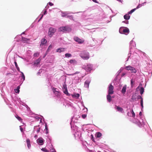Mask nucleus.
<instances>
[{
    "mask_svg": "<svg viewBox=\"0 0 152 152\" xmlns=\"http://www.w3.org/2000/svg\"><path fill=\"white\" fill-rule=\"evenodd\" d=\"M142 111H140L139 114L137 115L136 118H132V119L129 118V120L133 123L136 124L140 128H142L145 125L146 121L144 115H142Z\"/></svg>",
    "mask_w": 152,
    "mask_h": 152,
    "instance_id": "obj_1",
    "label": "nucleus"
},
{
    "mask_svg": "<svg viewBox=\"0 0 152 152\" xmlns=\"http://www.w3.org/2000/svg\"><path fill=\"white\" fill-rule=\"evenodd\" d=\"M82 68L88 73H91L92 71H94L96 69L95 65L90 63L83 65Z\"/></svg>",
    "mask_w": 152,
    "mask_h": 152,
    "instance_id": "obj_2",
    "label": "nucleus"
},
{
    "mask_svg": "<svg viewBox=\"0 0 152 152\" xmlns=\"http://www.w3.org/2000/svg\"><path fill=\"white\" fill-rule=\"evenodd\" d=\"M73 118V117H72L70 124L72 131H73V132L74 133L75 132H76L79 130L78 129V126L80 124L79 123L77 122L75 123L74 122L72 121Z\"/></svg>",
    "mask_w": 152,
    "mask_h": 152,
    "instance_id": "obj_3",
    "label": "nucleus"
},
{
    "mask_svg": "<svg viewBox=\"0 0 152 152\" xmlns=\"http://www.w3.org/2000/svg\"><path fill=\"white\" fill-rule=\"evenodd\" d=\"M11 97L12 99V102L15 105H18L19 104L18 103L20 104H21V103H23V102L20 100V98H19L17 95H15L14 96L11 95Z\"/></svg>",
    "mask_w": 152,
    "mask_h": 152,
    "instance_id": "obj_4",
    "label": "nucleus"
},
{
    "mask_svg": "<svg viewBox=\"0 0 152 152\" xmlns=\"http://www.w3.org/2000/svg\"><path fill=\"white\" fill-rule=\"evenodd\" d=\"M80 56L84 60H87L90 58L89 53L86 50H84L80 54Z\"/></svg>",
    "mask_w": 152,
    "mask_h": 152,
    "instance_id": "obj_5",
    "label": "nucleus"
},
{
    "mask_svg": "<svg viewBox=\"0 0 152 152\" xmlns=\"http://www.w3.org/2000/svg\"><path fill=\"white\" fill-rule=\"evenodd\" d=\"M136 44L135 42L133 41V40L131 41L130 42V45H129V53L128 55L127 58H126V61H127L129 60V58H131V50L132 49V46L133 47H135L136 46Z\"/></svg>",
    "mask_w": 152,
    "mask_h": 152,
    "instance_id": "obj_6",
    "label": "nucleus"
},
{
    "mask_svg": "<svg viewBox=\"0 0 152 152\" xmlns=\"http://www.w3.org/2000/svg\"><path fill=\"white\" fill-rule=\"evenodd\" d=\"M119 32L121 34L127 35L129 33V30L127 27L122 26L120 28Z\"/></svg>",
    "mask_w": 152,
    "mask_h": 152,
    "instance_id": "obj_7",
    "label": "nucleus"
},
{
    "mask_svg": "<svg viewBox=\"0 0 152 152\" xmlns=\"http://www.w3.org/2000/svg\"><path fill=\"white\" fill-rule=\"evenodd\" d=\"M74 135V137L75 139L78 140L82 141V132L80 130H79L76 132H75L73 133Z\"/></svg>",
    "mask_w": 152,
    "mask_h": 152,
    "instance_id": "obj_8",
    "label": "nucleus"
},
{
    "mask_svg": "<svg viewBox=\"0 0 152 152\" xmlns=\"http://www.w3.org/2000/svg\"><path fill=\"white\" fill-rule=\"evenodd\" d=\"M49 7V6L48 5V4H47V5L45 7V8L42 11V12L41 14L40 15L41 17L38 20V22H39L41 20L42 18L44 15H45L47 14V10L48 9Z\"/></svg>",
    "mask_w": 152,
    "mask_h": 152,
    "instance_id": "obj_9",
    "label": "nucleus"
},
{
    "mask_svg": "<svg viewBox=\"0 0 152 152\" xmlns=\"http://www.w3.org/2000/svg\"><path fill=\"white\" fill-rule=\"evenodd\" d=\"M115 77L113 80V83L114 85L118 86L119 84L121 83V77L120 76H115Z\"/></svg>",
    "mask_w": 152,
    "mask_h": 152,
    "instance_id": "obj_10",
    "label": "nucleus"
},
{
    "mask_svg": "<svg viewBox=\"0 0 152 152\" xmlns=\"http://www.w3.org/2000/svg\"><path fill=\"white\" fill-rule=\"evenodd\" d=\"M70 12V11H65V12H64L62 11H61V16L63 18H66L67 17V15L68 14H75V13H78L79 12Z\"/></svg>",
    "mask_w": 152,
    "mask_h": 152,
    "instance_id": "obj_11",
    "label": "nucleus"
},
{
    "mask_svg": "<svg viewBox=\"0 0 152 152\" xmlns=\"http://www.w3.org/2000/svg\"><path fill=\"white\" fill-rule=\"evenodd\" d=\"M56 31V29L53 27H50L48 33V36L51 37Z\"/></svg>",
    "mask_w": 152,
    "mask_h": 152,
    "instance_id": "obj_12",
    "label": "nucleus"
},
{
    "mask_svg": "<svg viewBox=\"0 0 152 152\" xmlns=\"http://www.w3.org/2000/svg\"><path fill=\"white\" fill-rule=\"evenodd\" d=\"M91 80V77H89L84 82V87L85 88H88L89 85Z\"/></svg>",
    "mask_w": 152,
    "mask_h": 152,
    "instance_id": "obj_13",
    "label": "nucleus"
},
{
    "mask_svg": "<svg viewBox=\"0 0 152 152\" xmlns=\"http://www.w3.org/2000/svg\"><path fill=\"white\" fill-rule=\"evenodd\" d=\"M59 29L61 31L63 32L66 31L69 32L71 31L72 30L71 28L67 26L61 27Z\"/></svg>",
    "mask_w": 152,
    "mask_h": 152,
    "instance_id": "obj_14",
    "label": "nucleus"
},
{
    "mask_svg": "<svg viewBox=\"0 0 152 152\" xmlns=\"http://www.w3.org/2000/svg\"><path fill=\"white\" fill-rule=\"evenodd\" d=\"M124 68L127 70H130L132 73H135L137 72V70L135 68L130 65L126 66Z\"/></svg>",
    "mask_w": 152,
    "mask_h": 152,
    "instance_id": "obj_15",
    "label": "nucleus"
},
{
    "mask_svg": "<svg viewBox=\"0 0 152 152\" xmlns=\"http://www.w3.org/2000/svg\"><path fill=\"white\" fill-rule=\"evenodd\" d=\"M21 77V78L19 81V86H20L23 83V81L25 80V76L23 72H21L20 75L19 76V77Z\"/></svg>",
    "mask_w": 152,
    "mask_h": 152,
    "instance_id": "obj_16",
    "label": "nucleus"
},
{
    "mask_svg": "<svg viewBox=\"0 0 152 152\" xmlns=\"http://www.w3.org/2000/svg\"><path fill=\"white\" fill-rule=\"evenodd\" d=\"M62 90L64 93L66 95V96H71V94H69L68 92L67 86L66 84L63 85Z\"/></svg>",
    "mask_w": 152,
    "mask_h": 152,
    "instance_id": "obj_17",
    "label": "nucleus"
},
{
    "mask_svg": "<svg viewBox=\"0 0 152 152\" xmlns=\"http://www.w3.org/2000/svg\"><path fill=\"white\" fill-rule=\"evenodd\" d=\"M45 140L42 137H39L37 140V143L39 145H42L45 142Z\"/></svg>",
    "mask_w": 152,
    "mask_h": 152,
    "instance_id": "obj_18",
    "label": "nucleus"
},
{
    "mask_svg": "<svg viewBox=\"0 0 152 152\" xmlns=\"http://www.w3.org/2000/svg\"><path fill=\"white\" fill-rule=\"evenodd\" d=\"M108 93L113 94L114 93L113 89L114 87L111 84H110L108 88Z\"/></svg>",
    "mask_w": 152,
    "mask_h": 152,
    "instance_id": "obj_19",
    "label": "nucleus"
},
{
    "mask_svg": "<svg viewBox=\"0 0 152 152\" xmlns=\"http://www.w3.org/2000/svg\"><path fill=\"white\" fill-rule=\"evenodd\" d=\"M75 41L77 42L78 44H82L84 42V40H82L77 37H75L74 38Z\"/></svg>",
    "mask_w": 152,
    "mask_h": 152,
    "instance_id": "obj_20",
    "label": "nucleus"
},
{
    "mask_svg": "<svg viewBox=\"0 0 152 152\" xmlns=\"http://www.w3.org/2000/svg\"><path fill=\"white\" fill-rule=\"evenodd\" d=\"M127 115L129 116L132 117L133 118H135L134 117L135 116V114L133 109L130 110V111H128Z\"/></svg>",
    "mask_w": 152,
    "mask_h": 152,
    "instance_id": "obj_21",
    "label": "nucleus"
},
{
    "mask_svg": "<svg viewBox=\"0 0 152 152\" xmlns=\"http://www.w3.org/2000/svg\"><path fill=\"white\" fill-rule=\"evenodd\" d=\"M137 99V95L136 93H133L129 101L131 102H133L136 100Z\"/></svg>",
    "mask_w": 152,
    "mask_h": 152,
    "instance_id": "obj_22",
    "label": "nucleus"
},
{
    "mask_svg": "<svg viewBox=\"0 0 152 152\" xmlns=\"http://www.w3.org/2000/svg\"><path fill=\"white\" fill-rule=\"evenodd\" d=\"M115 109L116 110H117V111L121 113H123L124 112L123 110L124 109H123L120 107L119 106H117L116 105H115V107H114Z\"/></svg>",
    "mask_w": 152,
    "mask_h": 152,
    "instance_id": "obj_23",
    "label": "nucleus"
},
{
    "mask_svg": "<svg viewBox=\"0 0 152 152\" xmlns=\"http://www.w3.org/2000/svg\"><path fill=\"white\" fill-rule=\"evenodd\" d=\"M42 59L39 58L37 59L33 63V65L35 66H37L40 64Z\"/></svg>",
    "mask_w": 152,
    "mask_h": 152,
    "instance_id": "obj_24",
    "label": "nucleus"
},
{
    "mask_svg": "<svg viewBox=\"0 0 152 152\" xmlns=\"http://www.w3.org/2000/svg\"><path fill=\"white\" fill-rule=\"evenodd\" d=\"M127 86L126 85H125L123 87L121 91V93L124 95L125 94L126 92Z\"/></svg>",
    "mask_w": 152,
    "mask_h": 152,
    "instance_id": "obj_25",
    "label": "nucleus"
},
{
    "mask_svg": "<svg viewBox=\"0 0 152 152\" xmlns=\"http://www.w3.org/2000/svg\"><path fill=\"white\" fill-rule=\"evenodd\" d=\"M47 40L45 39L44 38L42 39L41 40V43L40 44V46H43V45H45L47 43Z\"/></svg>",
    "mask_w": 152,
    "mask_h": 152,
    "instance_id": "obj_26",
    "label": "nucleus"
},
{
    "mask_svg": "<svg viewBox=\"0 0 152 152\" xmlns=\"http://www.w3.org/2000/svg\"><path fill=\"white\" fill-rule=\"evenodd\" d=\"M72 98L77 99H78L80 96V94L79 93H74L73 94H71V96Z\"/></svg>",
    "mask_w": 152,
    "mask_h": 152,
    "instance_id": "obj_27",
    "label": "nucleus"
},
{
    "mask_svg": "<svg viewBox=\"0 0 152 152\" xmlns=\"http://www.w3.org/2000/svg\"><path fill=\"white\" fill-rule=\"evenodd\" d=\"M21 39L20 41H21L24 43H27L29 40V39L23 37L22 36H21Z\"/></svg>",
    "mask_w": 152,
    "mask_h": 152,
    "instance_id": "obj_28",
    "label": "nucleus"
},
{
    "mask_svg": "<svg viewBox=\"0 0 152 152\" xmlns=\"http://www.w3.org/2000/svg\"><path fill=\"white\" fill-rule=\"evenodd\" d=\"M111 94L108 93L107 96V101L109 102H110L112 101V96L110 95Z\"/></svg>",
    "mask_w": 152,
    "mask_h": 152,
    "instance_id": "obj_29",
    "label": "nucleus"
},
{
    "mask_svg": "<svg viewBox=\"0 0 152 152\" xmlns=\"http://www.w3.org/2000/svg\"><path fill=\"white\" fill-rule=\"evenodd\" d=\"M124 69V68H123V67H121L120 69L118 71V72H117V73L115 74V76H120L119 75L120 73Z\"/></svg>",
    "mask_w": 152,
    "mask_h": 152,
    "instance_id": "obj_30",
    "label": "nucleus"
},
{
    "mask_svg": "<svg viewBox=\"0 0 152 152\" xmlns=\"http://www.w3.org/2000/svg\"><path fill=\"white\" fill-rule=\"evenodd\" d=\"M47 138L46 139V141L49 144L51 143L52 138L50 136H47Z\"/></svg>",
    "mask_w": 152,
    "mask_h": 152,
    "instance_id": "obj_31",
    "label": "nucleus"
},
{
    "mask_svg": "<svg viewBox=\"0 0 152 152\" xmlns=\"http://www.w3.org/2000/svg\"><path fill=\"white\" fill-rule=\"evenodd\" d=\"M26 141L28 148V149H30L31 147V144L29 139L27 138L26 140Z\"/></svg>",
    "mask_w": 152,
    "mask_h": 152,
    "instance_id": "obj_32",
    "label": "nucleus"
},
{
    "mask_svg": "<svg viewBox=\"0 0 152 152\" xmlns=\"http://www.w3.org/2000/svg\"><path fill=\"white\" fill-rule=\"evenodd\" d=\"M64 48H58L56 50V51L57 52H58L59 53H61L62 52H64Z\"/></svg>",
    "mask_w": 152,
    "mask_h": 152,
    "instance_id": "obj_33",
    "label": "nucleus"
},
{
    "mask_svg": "<svg viewBox=\"0 0 152 152\" xmlns=\"http://www.w3.org/2000/svg\"><path fill=\"white\" fill-rule=\"evenodd\" d=\"M20 86L19 85L16 88L14 89V90L15 92L16 93L19 94L20 92Z\"/></svg>",
    "mask_w": 152,
    "mask_h": 152,
    "instance_id": "obj_34",
    "label": "nucleus"
},
{
    "mask_svg": "<svg viewBox=\"0 0 152 152\" xmlns=\"http://www.w3.org/2000/svg\"><path fill=\"white\" fill-rule=\"evenodd\" d=\"M13 72L7 73L6 75L7 76V77L8 79L11 78L12 77V76L13 75Z\"/></svg>",
    "mask_w": 152,
    "mask_h": 152,
    "instance_id": "obj_35",
    "label": "nucleus"
},
{
    "mask_svg": "<svg viewBox=\"0 0 152 152\" xmlns=\"http://www.w3.org/2000/svg\"><path fill=\"white\" fill-rule=\"evenodd\" d=\"M130 16L127 13L125 14L124 16V19L126 20H128L130 18Z\"/></svg>",
    "mask_w": 152,
    "mask_h": 152,
    "instance_id": "obj_36",
    "label": "nucleus"
},
{
    "mask_svg": "<svg viewBox=\"0 0 152 152\" xmlns=\"http://www.w3.org/2000/svg\"><path fill=\"white\" fill-rule=\"evenodd\" d=\"M140 105L141 107V110L142 111H143V99L140 100Z\"/></svg>",
    "mask_w": 152,
    "mask_h": 152,
    "instance_id": "obj_37",
    "label": "nucleus"
},
{
    "mask_svg": "<svg viewBox=\"0 0 152 152\" xmlns=\"http://www.w3.org/2000/svg\"><path fill=\"white\" fill-rule=\"evenodd\" d=\"M140 91V94L142 95L144 91V89L143 87L140 86V88L139 89Z\"/></svg>",
    "mask_w": 152,
    "mask_h": 152,
    "instance_id": "obj_38",
    "label": "nucleus"
},
{
    "mask_svg": "<svg viewBox=\"0 0 152 152\" xmlns=\"http://www.w3.org/2000/svg\"><path fill=\"white\" fill-rule=\"evenodd\" d=\"M21 37V36L20 35H18L15 38V40L18 42L20 41L21 39L20 38L19 39V38Z\"/></svg>",
    "mask_w": 152,
    "mask_h": 152,
    "instance_id": "obj_39",
    "label": "nucleus"
},
{
    "mask_svg": "<svg viewBox=\"0 0 152 152\" xmlns=\"http://www.w3.org/2000/svg\"><path fill=\"white\" fill-rule=\"evenodd\" d=\"M130 84H131V87L132 88L135 85V81L134 80L132 79H131L130 81Z\"/></svg>",
    "mask_w": 152,
    "mask_h": 152,
    "instance_id": "obj_40",
    "label": "nucleus"
},
{
    "mask_svg": "<svg viewBox=\"0 0 152 152\" xmlns=\"http://www.w3.org/2000/svg\"><path fill=\"white\" fill-rule=\"evenodd\" d=\"M90 137L91 138V140L92 141H93V142H94L95 144H97V145H98V144H97V142H96L95 140H94V136L92 134H91L90 136Z\"/></svg>",
    "mask_w": 152,
    "mask_h": 152,
    "instance_id": "obj_41",
    "label": "nucleus"
},
{
    "mask_svg": "<svg viewBox=\"0 0 152 152\" xmlns=\"http://www.w3.org/2000/svg\"><path fill=\"white\" fill-rule=\"evenodd\" d=\"M102 135V134L100 132H97L96 134V137L97 138H99Z\"/></svg>",
    "mask_w": 152,
    "mask_h": 152,
    "instance_id": "obj_42",
    "label": "nucleus"
},
{
    "mask_svg": "<svg viewBox=\"0 0 152 152\" xmlns=\"http://www.w3.org/2000/svg\"><path fill=\"white\" fill-rule=\"evenodd\" d=\"M66 18H69V19H70L71 20H72L74 21V17L73 15H69V14L67 15V17Z\"/></svg>",
    "mask_w": 152,
    "mask_h": 152,
    "instance_id": "obj_43",
    "label": "nucleus"
},
{
    "mask_svg": "<svg viewBox=\"0 0 152 152\" xmlns=\"http://www.w3.org/2000/svg\"><path fill=\"white\" fill-rule=\"evenodd\" d=\"M14 63H15L16 68L17 70H18V71L21 73V72H22L21 71H20V68H19V67H18L17 62L16 61H15L14 62Z\"/></svg>",
    "mask_w": 152,
    "mask_h": 152,
    "instance_id": "obj_44",
    "label": "nucleus"
},
{
    "mask_svg": "<svg viewBox=\"0 0 152 152\" xmlns=\"http://www.w3.org/2000/svg\"><path fill=\"white\" fill-rule=\"evenodd\" d=\"M46 81H47V84H48V86H51V79L50 78H47L46 79Z\"/></svg>",
    "mask_w": 152,
    "mask_h": 152,
    "instance_id": "obj_45",
    "label": "nucleus"
},
{
    "mask_svg": "<svg viewBox=\"0 0 152 152\" xmlns=\"http://www.w3.org/2000/svg\"><path fill=\"white\" fill-rule=\"evenodd\" d=\"M75 83L77 84L81 82V79L80 78H78L77 79H76L75 80Z\"/></svg>",
    "mask_w": 152,
    "mask_h": 152,
    "instance_id": "obj_46",
    "label": "nucleus"
},
{
    "mask_svg": "<svg viewBox=\"0 0 152 152\" xmlns=\"http://www.w3.org/2000/svg\"><path fill=\"white\" fill-rule=\"evenodd\" d=\"M65 57L69 58L72 56V55L69 53H66L65 54Z\"/></svg>",
    "mask_w": 152,
    "mask_h": 152,
    "instance_id": "obj_47",
    "label": "nucleus"
},
{
    "mask_svg": "<svg viewBox=\"0 0 152 152\" xmlns=\"http://www.w3.org/2000/svg\"><path fill=\"white\" fill-rule=\"evenodd\" d=\"M52 45H50L46 52L48 53L51 48H52Z\"/></svg>",
    "mask_w": 152,
    "mask_h": 152,
    "instance_id": "obj_48",
    "label": "nucleus"
},
{
    "mask_svg": "<svg viewBox=\"0 0 152 152\" xmlns=\"http://www.w3.org/2000/svg\"><path fill=\"white\" fill-rule=\"evenodd\" d=\"M16 118L20 121H22V119L18 115H17L15 116Z\"/></svg>",
    "mask_w": 152,
    "mask_h": 152,
    "instance_id": "obj_49",
    "label": "nucleus"
},
{
    "mask_svg": "<svg viewBox=\"0 0 152 152\" xmlns=\"http://www.w3.org/2000/svg\"><path fill=\"white\" fill-rule=\"evenodd\" d=\"M81 103L82 106L84 107V109H83V110L86 109V112H87L88 111V109L85 106L83 102L82 101V102H81Z\"/></svg>",
    "mask_w": 152,
    "mask_h": 152,
    "instance_id": "obj_50",
    "label": "nucleus"
},
{
    "mask_svg": "<svg viewBox=\"0 0 152 152\" xmlns=\"http://www.w3.org/2000/svg\"><path fill=\"white\" fill-rule=\"evenodd\" d=\"M44 130L45 131V133L46 134H48L49 133V130L48 128V126L45 127V129Z\"/></svg>",
    "mask_w": 152,
    "mask_h": 152,
    "instance_id": "obj_51",
    "label": "nucleus"
},
{
    "mask_svg": "<svg viewBox=\"0 0 152 152\" xmlns=\"http://www.w3.org/2000/svg\"><path fill=\"white\" fill-rule=\"evenodd\" d=\"M69 62L71 64H72L76 62V61L75 59H71L70 60Z\"/></svg>",
    "mask_w": 152,
    "mask_h": 152,
    "instance_id": "obj_52",
    "label": "nucleus"
},
{
    "mask_svg": "<svg viewBox=\"0 0 152 152\" xmlns=\"http://www.w3.org/2000/svg\"><path fill=\"white\" fill-rule=\"evenodd\" d=\"M41 150L45 152H48V151L45 148H43L41 149Z\"/></svg>",
    "mask_w": 152,
    "mask_h": 152,
    "instance_id": "obj_53",
    "label": "nucleus"
},
{
    "mask_svg": "<svg viewBox=\"0 0 152 152\" xmlns=\"http://www.w3.org/2000/svg\"><path fill=\"white\" fill-rule=\"evenodd\" d=\"M87 116L86 114H83L81 115V117L83 119H85Z\"/></svg>",
    "mask_w": 152,
    "mask_h": 152,
    "instance_id": "obj_54",
    "label": "nucleus"
},
{
    "mask_svg": "<svg viewBox=\"0 0 152 152\" xmlns=\"http://www.w3.org/2000/svg\"><path fill=\"white\" fill-rule=\"evenodd\" d=\"M142 95H138V96H137V99H143V98L142 97Z\"/></svg>",
    "mask_w": 152,
    "mask_h": 152,
    "instance_id": "obj_55",
    "label": "nucleus"
},
{
    "mask_svg": "<svg viewBox=\"0 0 152 152\" xmlns=\"http://www.w3.org/2000/svg\"><path fill=\"white\" fill-rule=\"evenodd\" d=\"M39 55V53L38 52H37L36 53H35L34 54V57H38Z\"/></svg>",
    "mask_w": 152,
    "mask_h": 152,
    "instance_id": "obj_56",
    "label": "nucleus"
},
{
    "mask_svg": "<svg viewBox=\"0 0 152 152\" xmlns=\"http://www.w3.org/2000/svg\"><path fill=\"white\" fill-rule=\"evenodd\" d=\"M41 116H42V118H43V121L44 122V124H45V127L48 126V124H47V123L46 122H45V121H44L45 119L44 118V117L42 116L41 115Z\"/></svg>",
    "mask_w": 152,
    "mask_h": 152,
    "instance_id": "obj_57",
    "label": "nucleus"
},
{
    "mask_svg": "<svg viewBox=\"0 0 152 152\" xmlns=\"http://www.w3.org/2000/svg\"><path fill=\"white\" fill-rule=\"evenodd\" d=\"M67 104L68 105V106H70L71 107H72L73 105V104L72 103L70 102L68 103H67Z\"/></svg>",
    "mask_w": 152,
    "mask_h": 152,
    "instance_id": "obj_58",
    "label": "nucleus"
},
{
    "mask_svg": "<svg viewBox=\"0 0 152 152\" xmlns=\"http://www.w3.org/2000/svg\"><path fill=\"white\" fill-rule=\"evenodd\" d=\"M142 86V84H141V83H140V84H139V86L137 87V88H136V91H138V89H140V86Z\"/></svg>",
    "mask_w": 152,
    "mask_h": 152,
    "instance_id": "obj_59",
    "label": "nucleus"
},
{
    "mask_svg": "<svg viewBox=\"0 0 152 152\" xmlns=\"http://www.w3.org/2000/svg\"><path fill=\"white\" fill-rule=\"evenodd\" d=\"M38 127V128L37 130H36V132L37 133L40 132V129L41 128V126L40 127L39 126Z\"/></svg>",
    "mask_w": 152,
    "mask_h": 152,
    "instance_id": "obj_60",
    "label": "nucleus"
},
{
    "mask_svg": "<svg viewBox=\"0 0 152 152\" xmlns=\"http://www.w3.org/2000/svg\"><path fill=\"white\" fill-rule=\"evenodd\" d=\"M48 5H50V6H52L54 4L52 3L49 2L48 4Z\"/></svg>",
    "mask_w": 152,
    "mask_h": 152,
    "instance_id": "obj_61",
    "label": "nucleus"
},
{
    "mask_svg": "<svg viewBox=\"0 0 152 152\" xmlns=\"http://www.w3.org/2000/svg\"><path fill=\"white\" fill-rule=\"evenodd\" d=\"M29 29V28H28L27 29L26 31L23 32L20 35L21 36L22 35V34H25V32H26L27 31H28V30Z\"/></svg>",
    "mask_w": 152,
    "mask_h": 152,
    "instance_id": "obj_62",
    "label": "nucleus"
},
{
    "mask_svg": "<svg viewBox=\"0 0 152 152\" xmlns=\"http://www.w3.org/2000/svg\"><path fill=\"white\" fill-rule=\"evenodd\" d=\"M122 23H125L126 24H129V21H128V20H124L122 22Z\"/></svg>",
    "mask_w": 152,
    "mask_h": 152,
    "instance_id": "obj_63",
    "label": "nucleus"
},
{
    "mask_svg": "<svg viewBox=\"0 0 152 152\" xmlns=\"http://www.w3.org/2000/svg\"><path fill=\"white\" fill-rule=\"evenodd\" d=\"M142 7V5H141V4H139L136 7V9H138V8H139L140 7Z\"/></svg>",
    "mask_w": 152,
    "mask_h": 152,
    "instance_id": "obj_64",
    "label": "nucleus"
}]
</instances>
